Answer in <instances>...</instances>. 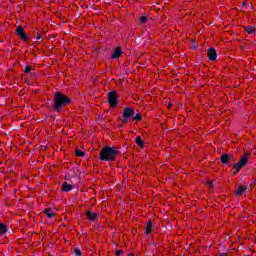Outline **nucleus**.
<instances>
[{"mask_svg": "<svg viewBox=\"0 0 256 256\" xmlns=\"http://www.w3.org/2000/svg\"><path fill=\"white\" fill-rule=\"evenodd\" d=\"M71 102V98L69 96H66L65 93H62L61 91H56L53 98V111L60 113V111H63V107L71 105Z\"/></svg>", "mask_w": 256, "mask_h": 256, "instance_id": "f257e3e1", "label": "nucleus"}, {"mask_svg": "<svg viewBox=\"0 0 256 256\" xmlns=\"http://www.w3.org/2000/svg\"><path fill=\"white\" fill-rule=\"evenodd\" d=\"M119 154V151H117V148L104 146L100 150V161H115L117 159V155Z\"/></svg>", "mask_w": 256, "mask_h": 256, "instance_id": "f03ea898", "label": "nucleus"}, {"mask_svg": "<svg viewBox=\"0 0 256 256\" xmlns=\"http://www.w3.org/2000/svg\"><path fill=\"white\" fill-rule=\"evenodd\" d=\"M135 117V109L132 107H126L122 113V123H129V119Z\"/></svg>", "mask_w": 256, "mask_h": 256, "instance_id": "7ed1b4c3", "label": "nucleus"}, {"mask_svg": "<svg viewBox=\"0 0 256 256\" xmlns=\"http://www.w3.org/2000/svg\"><path fill=\"white\" fill-rule=\"evenodd\" d=\"M108 103H109L110 107H112V108L117 107V105L119 103V98L117 97L116 91L108 92Z\"/></svg>", "mask_w": 256, "mask_h": 256, "instance_id": "20e7f679", "label": "nucleus"}, {"mask_svg": "<svg viewBox=\"0 0 256 256\" xmlns=\"http://www.w3.org/2000/svg\"><path fill=\"white\" fill-rule=\"evenodd\" d=\"M247 159H249V154H245L238 163L234 164V169L236 171H241L245 165H247Z\"/></svg>", "mask_w": 256, "mask_h": 256, "instance_id": "39448f33", "label": "nucleus"}, {"mask_svg": "<svg viewBox=\"0 0 256 256\" xmlns=\"http://www.w3.org/2000/svg\"><path fill=\"white\" fill-rule=\"evenodd\" d=\"M16 35L22 40L27 41L28 37L27 34H25V28L23 26H18L16 29Z\"/></svg>", "mask_w": 256, "mask_h": 256, "instance_id": "423d86ee", "label": "nucleus"}, {"mask_svg": "<svg viewBox=\"0 0 256 256\" xmlns=\"http://www.w3.org/2000/svg\"><path fill=\"white\" fill-rule=\"evenodd\" d=\"M208 59L209 61H217V50L214 47L208 49Z\"/></svg>", "mask_w": 256, "mask_h": 256, "instance_id": "0eeeda50", "label": "nucleus"}, {"mask_svg": "<svg viewBox=\"0 0 256 256\" xmlns=\"http://www.w3.org/2000/svg\"><path fill=\"white\" fill-rule=\"evenodd\" d=\"M121 55H123V49L121 48V46H117L112 53L111 59H119Z\"/></svg>", "mask_w": 256, "mask_h": 256, "instance_id": "6e6552de", "label": "nucleus"}, {"mask_svg": "<svg viewBox=\"0 0 256 256\" xmlns=\"http://www.w3.org/2000/svg\"><path fill=\"white\" fill-rule=\"evenodd\" d=\"M232 157L233 156L231 154H227V153L222 154L220 157L221 163H223V165H228Z\"/></svg>", "mask_w": 256, "mask_h": 256, "instance_id": "1a4fd4ad", "label": "nucleus"}, {"mask_svg": "<svg viewBox=\"0 0 256 256\" xmlns=\"http://www.w3.org/2000/svg\"><path fill=\"white\" fill-rule=\"evenodd\" d=\"M85 215L86 217H88L89 221H92V222L99 219L97 213L95 212L86 211Z\"/></svg>", "mask_w": 256, "mask_h": 256, "instance_id": "9d476101", "label": "nucleus"}, {"mask_svg": "<svg viewBox=\"0 0 256 256\" xmlns=\"http://www.w3.org/2000/svg\"><path fill=\"white\" fill-rule=\"evenodd\" d=\"M247 191V187L245 186H238V188L234 191L235 195L237 197H241L242 194H244Z\"/></svg>", "mask_w": 256, "mask_h": 256, "instance_id": "9b49d317", "label": "nucleus"}, {"mask_svg": "<svg viewBox=\"0 0 256 256\" xmlns=\"http://www.w3.org/2000/svg\"><path fill=\"white\" fill-rule=\"evenodd\" d=\"M62 191H64L65 193H69V191H73V185H71L67 182H63L62 183Z\"/></svg>", "mask_w": 256, "mask_h": 256, "instance_id": "f8f14e48", "label": "nucleus"}, {"mask_svg": "<svg viewBox=\"0 0 256 256\" xmlns=\"http://www.w3.org/2000/svg\"><path fill=\"white\" fill-rule=\"evenodd\" d=\"M44 214L46 215V217H48V219H53V217H55V212H53V210H51V208H47L44 211Z\"/></svg>", "mask_w": 256, "mask_h": 256, "instance_id": "ddd939ff", "label": "nucleus"}, {"mask_svg": "<svg viewBox=\"0 0 256 256\" xmlns=\"http://www.w3.org/2000/svg\"><path fill=\"white\" fill-rule=\"evenodd\" d=\"M151 231H153V221L148 220V222L146 223V235H149Z\"/></svg>", "mask_w": 256, "mask_h": 256, "instance_id": "4468645a", "label": "nucleus"}, {"mask_svg": "<svg viewBox=\"0 0 256 256\" xmlns=\"http://www.w3.org/2000/svg\"><path fill=\"white\" fill-rule=\"evenodd\" d=\"M244 31L248 33V35H253V33H255V26H245Z\"/></svg>", "mask_w": 256, "mask_h": 256, "instance_id": "2eb2a0df", "label": "nucleus"}, {"mask_svg": "<svg viewBox=\"0 0 256 256\" xmlns=\"http://www.w3.org/2000/svg\"><path fill=\"white\" fill-rule=\"evenodd\" d=\"M5 233H7V225L0 223V236L5 235Z\"/></svg>", "mask_w": 256, "mask_h": 256, "instance_id": "dca6fc26", "label": "nucleus"}, {"mask_svg": "<svg viewBox=\"0 0 256 256\" xmlns=\"http://www.w3.org/2000/svg\"><path fill=\"white\" fill-rule=\"evenodd\" d=\"M132 117V121H143V116L141 115V113H137L136 115L134 114V116Z\"/></svg>", "mask_w": 256, "mask_h": 256, "instance_id": "f3484780", "label": "nucleus"}, {"mask_svg": "<svg viewBox=\"0 0 256 256\" xmlns=\"http://www.w3.org/2000/svg\"><path fill=\"white\" fill-rule=\"evenodd\" d=\"M31 71H33V67L26 65L24 68V73H26L27 75H29V73H30V75H33V72H31Z\"/></svg>", "mask_w": 256, "mask_h": 256, "instance_id": "a211bd4d", "label": "nucleus"}, {"mask_svg": "<svg viewBox=\"0 0 256 256\" xmlns=\"http://www.w3.org/2000/svg\"><path fill=\"white\" fill-rule=\"evenodd\" d=\"M136 143L139 147H143V145L145 144V142H143V139L141 138V136L136 137Z\"/></svg>", "mask_w": 256, "mask_h": 256, "instance_id": "6ab92c4d", "label": "nucleus"}, {"mask_svg": "<svg viewBox=\"0 0 256 256\" xmlns=\"http://www.w3.org/2000/svg\"><path fill=\"white\" fill-rule=\"evenodd\" d=\"M75 155H76V157H85V152H83L79 149H76L75 150Z\"/></svg>", "mask_w": 256, "mask_h": 256, "instance_id": "aec40b11", "label": "nucleus"}, {"mask_svg": "<svg viewBox=\"0 0 256 256\" xmlns=\"http://www.w3.org/2000/svg\"><path fill=\"white\" fill-rule=\"evenodd\" d=\"M147 16H141L139 19V22L141 25H145V23H147Z\"/></svg>", "mask_w": 256, "mask_h": 256, "instance_id": "412c9836", "label": "nucleus"}, {"mask_svg": "<svg viewBox=\"0 0 256 256\" xmlns=\"http://www.w3.org/2000/svg\"><path fill=\"white\" fill-rule=\"evenodd\" d=\"M74 255H76V256H81V255H83V253L81 252V249H79V248H74Z\"/></svg>", "mask_w": 256, "mask_h": 256, "instance_id": "4be33fe9", "label": "nucleus"}, {"mask_svg": "<svg viewBox=\"0 0 256 256\" xmlns=\"http://www.w3.org/2000/svg\"><path fill=\"white\" fill-rule=\"evenodd\" d=\"M116 256L123 255V250H117L115 253Z\"/></svg>", "mask_w": 256, "mask_h": 256, "instance_id": "5701e85b", "label": "nucleus"}, {"mask_svg": "<svg viewBox=\"0 0 256 256\" xmlns=\"http://www.w3.org/2000/svg\"><path fill=\"white\" fill-rule=\"evenodd\" d=\"M242 7H247V2L246 1L242 2Z\"/></svg>", "mask_w": 256, "mask_h": 256, "instance_id": "b1692460", "label": "nucleus"}, {"mask_svg": "<svg viewBox=\"0 0 256 256\" xmlns=\"http://www.w3.org/2000/svg\"><path fill=\"white\" fill-rule=\"evenodd\" d=\"M36 39H37V40L41 39V34H37V35H36Z\"/></svg>", "mask_w": 256, "mask_h": 256, "instance_id": "393cba45", "label": "nucleus"}, {"mask_svg": "<svg viewBox=\"0 0 256 256\" xmlns=\"http://www.w3.org/2000/svg\"><path fill=\"white\" fill-rule=\"evenodd\" d=\"M238 174H239V171L235 170L234 175H238Z\"/></svg>", "mask_w": 256, "mask_h": 256, "instance_id": "a878e982", "label": "nucleus"}, {"mask_svg": "<svg viewBox=\"0 0 256 256\" xmlns=\"http://www.w3.org/2000/svg\"><path fill=\"white\" fill-rule=\"evenodd\" d=\"M210 187H215V184L213 182H211Z\"/></svg>", "mask_w": 256, "mask_h": 256, "instance_id": "bb28decb", "label": "nucleus"}, {"mask_svg": "<svg viewBox=\"0 0 256 256\" xmlns=\"http://www.w3.org/2000/svg\"><path fill=\"white\" fill-rule=\"evenodd\" d=\"M254 183H256V180L254 181Z\"/></svg>", "mask_w": 256, "mask_h": 256, "instance_id": "cd10ccee", "label": "nucleus"}]
</instances>
